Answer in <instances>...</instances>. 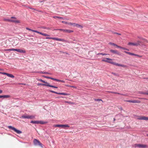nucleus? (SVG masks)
Listing matches in <instances>:
<instances>
[{
    "mask_svg": "<svg viewBox=\"0 0 148 148\" xmlns=\"http://www.w3.org/2000/svg\"><path fill=\"white\" fill-rule=\"evenodd\" d=\"M5 51H16L18 52L21 53H25L26 51L25 50H23L21 49H14L13 48H12L10 49H5Z\"/></svg>",
    "mask_w": 148,
    "mask_h": 148,
    "instance_id": "obj_2",
    "label": "nucleus"
},
{
    "mask_svg": "<svg viewBox=\"0 0 148 148\" xmlns=\"http://www.w3.org/2000/svg\"><path fill=\"white\" fill-rule=\"evenodd\" d=\"M54 31H57V30H60L61 31H62L64 32H65V29H54L53 30Z\"/></svg>",
    "mask_w": 148,
    "mask_h": 148,
    "instance_id": "obj_22",
    "label": "nucleus"
},
{
    "mask_svg": "<svg viewBox=\"0 0 148 148\" xmlns=\"http://www.w3.org/2000/svg\"><path fill=\"white\" fill-rule=\"evenodd\" d=\"M38 80L39 81H40L42 82L43 83H45L47 84L48 83L47 82H45V81H43V80H42V79H39Z\"/></svg>",
    "mask_w": 148,
    "mask_h": 148,
    "instance_id": "obj_28",
    "label": "nucleus"
},
{
    "mask_svg": "<svg viewBox=\"0 0 148 148\" xmlns=\"http://www.w3.org/2000/svg\"><path fill=\"white\" fill-rule=\"evenodd\" d=\"M59 19H63V18L62 17H59Z\"/></svg>",
    "mask_w": 148,
    "mask_h": 148,
    "instance_id": "obj_52",
    "label": "nucleus"
},
{
    "mask_svg": "<svg viewBox=\"0 0 148 148\" xmlns=\"http://www.w3.org/2000/svg\"><path fill=\"white\" fill-rule=\"evenodd\" d=\"M44 73L46 74V73L45 72H44Z\"/></svg>",
    "mask_w": 148,
    "mask_h": 148,
    "instance_id": "obj_61",
    "label": "nucleus"
},
{
    "mask_svg": "<svg viewBox=\"0 0 148 148\" xmlns=\"http://www.w3.org/2000/svg\"><path fill=\"white\" fill-rule=\"evenodd\" d=\"M46 29L49 30L50 29V28L49 27H47Z\"/></svg>",
    "mask_w": 148,
    "mask_h": 148,
    "instance_id": "obj_54",
    "label": "nucleus"
},
{
    "mask_svg": "<svg viewBox=\"0 0 148 148\" xmlns=\"http://www.w3.org/2000/svg\"><path fill=\"white\" fill-rule=\"evenodd\" d=\"M109 44L112 45H113V46H116V48H120L121 49H125V50H128V51L129 50L128 49H126L125 48H124L123 47L121 46H118V45H117L116 44H115L113 43H112L111 42H110L109 43Z\"/></svg>",
    "mask_w": 148,
    "mask_h": 148,
    "instance_id": "obj_9",
    "label": "nucleus"
},
{
    "mask_svg": "<svg viewBox=\"0 0 148 148\" xmlns=\"http://www.w3.org/2000/svg\"><path fill=\"white\" fill-rule=\"evenodd\" d=\"M8 128L9 129H11L13 131H14L15 132H16L18 134H20L22 133V132L20 130H17L16 128H14V127H12L11 126H9L8 127Z\"/></svg>",
    "mask_w": 148,
    "mask_h": 148,
    "instance_id": "obj_5",
    "label": "nucleus"
},
{
    "mask_svg": "<svg viewBox=\"0 0 148 148\" xmlns=\"http://www.w3.org/2000/svg\"><path fill=\"white\" fill-rule=\"evenodd\" d=\"M31 123L38 124V121H31Z\"/></svg>",
    "mask_w": 148,
    "mask_h": 148,
    "instance_id": "obj_25",
    "label": "nucleus"
},
{
    "mask_svg": "<svg viewBox=\"0 0 148 148\" xmlns=\"http://www.w3.org/2000/svg\"><path fill=\"white\" fill-rule=\"evenodd\" d=\"M21 118L24 119H27V115H23L20 117Z\"/></svg>",
    "mask_w": 148,
    "mask_h": 148,
    "instance_id": "obj_31",
    "label": "nucleus"
},
{
    "mask_svg": "<svg viewBox=\"0 0 148 148\" xmlns=\"http://www.w3.org/2000/svg\"><path fill=\"white\" fill-rule=\"evenodd\" d=\"M145 79H148V78H146Z\"/></svg>",
    "mask_w": 148,
    "mask_h": 148,
    "instance_id": "obj_63",
    "label": "nucleus"
},
{
    "mask_svg": "<svg viewBox=\"0 0 148 148\" xmlns=\"http://www.w3.org/2000/svg\"><path fill=\"white\" fill-rule=\"evenodd\" d=\"M46 78H48V79H52V80H55V78H52V77H45Z\"/></svg>",
    "mask_w": 148,
    "mask_h": 148,
    "instance_id": "obj_34",
    "label": "nucleus"
},
{
    "mask_svg": "<svg viewBox=\"0 0 148 148\" xmlns=\"http://www.w3.org/2000/svg\"><path fill=\"white\" fill-rule=\"evenodd\" d=\"M43 28L44 29H46V28H47V27H43Z\"/></svg>",
    "mask_w": 148,
    "mask_h": 148,
    "instance_id": "obj_56",
    "label": "nucleus"
},
{
    "mask_svg": "<svg viewBox=\"0 0 148 148\" xmlns=\"http://www.w3.org/2000/svg\"><path fill=\"white\" fill-rule=\"evenodd\" d=\"M38 86L42 85V86H47V84H41V83H38Z\"/></svg>",
    "mask_w": 148,
    "mask_h": 148,
    "instance_id": "obj_30",
    "label": "nucleus"
},
{
    "mask_svg": "<svg viewBox=\"0 0 148 148\" xmlns=\"http://www.w3.org/2000/svg\"><path fill=\"white\" fill-rule=\"evenodd\" d=\"M110 92L113 93L117 94H119V95H123V96H125V94H120V93H118V92Z\"/></svg>",
    "mask_w": 148,
    "mask_h": 148,
    "instance_id": "obj_27",
    "label": "nucleus"
},
{
    "mask_svg": "<svg viewBox=\"0 0 148 148\" xmlns=\"http://www.w3.org/2000/svg\"><path fill=\"white\" fill-rule=\"evenodd\" d=\"M112 74H113L114 75L116 76H119V75L117 74H116L112 72Z\"/></svg>",
    "mask_w": 148,
    "mask_h": 148,
    "instance_id": "obj_37",
    "label": "nucleus"
},
{
    "mask_svg": "<svg viewBox=\"0 0 148 148\" xmlns=\"http://www.w3.org/2000/svg\"><path fill=\"white\" fill-rule=\"evenodd\" d=\"M99 54L102 55L103 56H104L105 55V54H103V53H98V55Z\"/></svg>",
    "mask_w": 148,
    "mask_h": 148,
    "instance_id": "obj_47",
    "label": "nucleus"
},
{
    "mask_svg": "<svg viewBox=\"0 0 148 148\" xmlns=\"http://www.w3.org/2000/svg\"><path fill=\"white\" fill-rule=\"evenodd\" d=\"M32 9L33 10H36V9L34 8H32Z\"/></svg>",
    "mask_w": 148,
    "mask_h": 148,
    "instance_id": "obj_55",
    "label": "nucleus"
},
{
    "mask_svg": "<svg viewBox=\"0 0 148 148\" xmlns=\"http://www.w3.org/2000/svg\"><path fill=\"white\" fill-rule=\"evenodd\" d=\"M124 101H125V102H128L132 103V100H124Z\"/></svg>",
    "mask_w": 148,
    "mask_h": 148,
    "instance_id": "obj_35",
    "label": "nucleus"
},
{
    "mask_svg": "<svg viewBox=\"0 0 148 148\" xmlns=\"http://www.w3.org/2000/svg\"><path fill=\"white\" fill-rule=\"evenodd\" d=\"M4 20L5 21L8 22H13L16 23H20V21L18 20H15L14 19H4Z\"/></svg>",
    "mask_w": 148,
    "mask_h": 148,
    "instance_id": "obj_8",
    "label": "nucleus"
},
{
    "mask_svg": "<svg viewBox=\"0 0 148 148\" xmlns=\"http://www.w3.org/2000/svg\"><path fill=\"white\" fill-rule=\"evenodd\" d=\"M53 18L55 19H56V18H59V17L57 16H53Z\"/></svg>",
    "mask_w": 148,
    "mask_h": 148,
    "instance_id": "obj_38",
    "label": "nucleus"
},
{
    "mask_svg": "<svg viewBox=\"0 0 148 148\" xmlns=\"http://www.w3.org/2000/svg\"><path fill=\"white\" fill-rule=\"evenodd\" d=\"M49 92H51L53 93H55L56 94H59V95H68V94L66 93H60V92L58 93L56 92H55V91H53L52 90H50Z\"/></svg>",
    "mask_w": 148,
    "mask_h": 148,
    "instance_id": "obj_11",
    "label": "nucleus"
},
{
    "mask_svg": "<svg viewBox=\"0 0 148 148\" xmlns=\"http://www.w3.org/2000/svg\"><path fill=\"white\" fill-rule=\"evenodd\" d=\"M32 32L37 33L38 31L36 30H33Z\"/></svg>",
    "mask_w": 148,
    "mask_h": 148,
    "instance_id": "obj_44",
    "label": "nucleus"
},
{
    "mask_svg": "<svg viewBox=\"0 0 148 148\" xmlns=\"http://www.w3.org/2000/svg\"><path fill=\"white\" fill-rule=\"evenodd\" d=\"M61 80H59V82H61Z\"/></svg>",
    "mask_w": 148,
    "mask_h": 148,
    "instance_id": "obj_59",
    "label": "nucleus"
},
{
    "mask_svg": "<svg viewBox=\"0 0 148 148\" xmlns=\"http://www.w3.org/2000/svg\"><path fill=\"white\" fill-rule=\"evenodd\" d=\"M144 94L146 95H148V91L144 93H143Z\"/></svg>",
    "mask_w": 148,
    "mask_h": 148,
    "instance_id": "obj_45",
    "label": "nucleus"
},
{
    "mask_svg": "<svg viewBox=\"0 0 148 148\" xmlns=\"http://www.w3.org/2000/svg\"><path fill=\"white\" fill-rule=\"evenodd\" d=\"M140 103V101L138 100H132V103Z\"/></svg>",
    "mask_w": 148,
    "mask_h": 148,
    "instance_id": "obj_19",
    "label": "nucleus"
},
{
    "mask_svg": "<svg viewBox=\"0 0 148 148\" xmlns=\"http://www.w3.org/2000/svg\"><path fill=\"white\" fill-rule=\"evenodd\" d=\"M11 18H14L15 19H16V18L15 17H11Z\"/></svg>",
    "mask_w": 148,
    "mask_h": 148,
    "instance_id": "obj_50",
    "label": "nucleus"
},
{
    "mask_svg": "<svg viewBox=\"0 0 148 148\" xmlns=\"http://www.w3.org/2000/svg\"><path fill=\"white\" fill-rule=\"evenodd\" d=\"M141 120H148V117L145 116H142Z\"/></svg>",
    "mask_w": 148,
    "mask_h": 148,
    "instance_id": "obj_18",
    "label": "nucleus"
},
{
    "mask_svg": "<svg viewBox=\"0 0 148 148\" xmlns=\"http://www.w3.org/2000/svg\"><path fill=\"white\" fill-rule=\"evenodd\" d=\"M59 52L61 54L65 55L69 54L68 53H67L66 52H64V51H60Z\"/></svg>",
    "mask_w": 148,
    "mask_h": 148,
    "instance_id": "obj_20",
    "label": "nucleus"
},
{
    "mask_svg": "<svg viewBox=\"0 0 148 148\" xmlns=\"http://www.w3.org/2000/svg\"><path fill=\"white\" fill-rule=\"evenodd\" d=\"M32 32L37 33L38 31L36 30H33Z\"/></svg>",
    "mask_w": 148,
    "mask_h": 148,
    "instance_id": "obj_43",
    "label": "nucleus"
},
{
    "mask_svg": "<svg viewBox=\"0 0 148 148\" xmlns=\"http://www.w3.org/2000/svg\"><path fill=\"white\" fill-rule=\"evenodd\" d=\"M34 143V145L36 146H39L42 147V144L38 140L34 139L33 140Z\"/></svg>",
    "mask_w": 148,
    "mask_h": 148,
    "instance_id": "obj_4",
    "label": "nucleus"
},
{
    "mask_svg": "<svg viewBox=\"0 0 148 148\" xmlns=\"http://www.w3.org/2000/svg\"><path fill=\"white\" fill-rule=\"evenodd\" d=\"M134 146L135 147H138L139 148H147L148 147L147 145L140 144H135Z\"/></svg>",
    "mask_w": 148,
    "mask_h": 148,
    "instance_id": "obj_3",
    "label": "nucleus"
},
{
    "mask_svg": "<svg viewBox=\"0 0 148 148\" xmlns=\"http://www.w3.org/2000/svg\"><path fill=\"white\" fill-rule=\"evenodd\" d=\"M46 39H52L55 40L57 41H64V40L63 39L59 38H58L55 37H46Z\"/></svg>",
    "mask_w": 148,
    "mask_h": 148,
    "instance_id": "obj_7",
    "label": "nucleus"
},
{
    "mask_svg": "<svg viewBox=\"0 0 148 148\" xmlns=\"http://www.w3.org/2000/svg\"><path fill=\"white\" fill-rule=\"evenodd\" d=\"M147 136H148V134H147Z\"/></svg>",
    "mask_w": 148,
    "mask_h": 148,
    "instance_id": "obj_62",
    "label": "nucleus"
},
{
    "mask_svg": "<svg viewBox=\"0 0 148 148\" xmlns=\"http://www.w3.org/2000/svg\"><path fill=\"white\" fill-rule=\"evenodd\" d=\"M35 116L33 115H27V119H32L35 118Z\"/></svg>",
    "mask_w": 148,
    "mask_h": 148,
    "instance_id": "obj_17",
    "label": "nucleus"
},
{
    "mask_svg": "<svg viewBox=\"0 0 148 148\" xmlns=\"http://www.w3.org/2000/svg\"><path fill=\"white\" fill-rule=\"evenodd\" d=\"M102 61H104L106 62H108L111 64H112L119 66H121L123 67H126L127 66L126 65H122L121 64H119L114 62H113L112 61V60L110 58H106L105 59H104L102 60Z\"/></svg>",
    "mask_w": 148,
    "mask_h": 148,
    "instance_id": "obj_1",
    "label": "nucleus"
},
{
    "mask_svg": "<svg viewBox=\"0 0 148 148\" xmlns=\"http://www.w3.org/2000/svg\"><path fill=\"white\" fill-rule=\"evenodd\" d=\"M10 97V96L9 95H0V98H8Z\"/></svg>",
    "mask_w": 148,
    "mask_h": 148,
    "instance_id": "obj_16",
    "label": "nucleus"
},
{
    "mask_svg": "<svg viewBox=\"0 0 148 148\" xmlns=\"http://www.w3.org/2000/svg\"><path fill=\"white\" fill-rule=\"evenodd\" d=\"M47 86H49V87H52V88H58V87H56V86H52V85H50L48 83H47Z\"/></svg>",
    "mask_w": 148,
    "mask_h": 148,
    "instance_id": "obj_21",
    "label": "nucleus"
},
{
    "mask_svg": "<svg viewBox=\"0 0 148 148\" xmlns=\"http://www.w3.org/2000/svg\"><path fill=\"white\" fill-rule=\"evenodd\" d=\"M55 127H61L62 128L65 129L66 127H69V126L67 124L65 125H54Z\"/></svg>",
    "mask_w": 148,
    "mask_h": 148,
    "instance_id": "obj_6",
    "label": "nucleus"
},
{
    "mask_svg": "<svg viewBox=\"0 0 148 148\" xmlns=\"http://www.w3.org/2000/svg\"><path fill=\"white\" fill-rule=\"evenodd\" d=\"M28 8H29V9H32V8L30 7H28Z\"/></svg>",
    "mask_w": 148,
    "mask_h": 148,
    "instance_id": "obj_57",
    "label": "nucleus"
},
{
    "mask_svg": "<svg viewBox=\"0 0 148 148\" xmlns=\"http://www.w3.org/2000/svg\"><path fill=\"white\" fill-rule=\"evenodd\" d=\"M136 118L138 120H141V119L142 118V116H136Z\"/></svg>",
    "mask_w": 148,
    "mask_h": 148,
    "instance_id": "obj_26",
    "label": "nucleus"
},
{
    "mask_svg": "<svg viewBox=\"0 0 148 148\" xmlns=\"http://www.w3.org/2000/svg\"><path fill=\"white\" fill-rule=\"evenodd\" d=\"M114 121L115 120V118H114Z\"/></svg>",
    "mask_w": 148,
    "mask_h": 148,
    "instance_id": "obj_60",
    "label": "nucleus"
},
{
    "mask_svg": "<svg viewBox=\"0 0 148 148\" xmlns=\"http://www.w3.org/2000/svg\"><path fill=\"white\" fill-rule=\"evenodd\" d=\"M139 45V43H135L134 42H129L128 45H133V46H137Z\"/></svg>",
    "mask_w": 148,
    "mask_h": 148,
    "instance_id": "obj_12",
    "label": "nucleus"
},
{
    "mask_svg": "<svg viewBox=\"0 0 148 148\" xmlns=\"http://www.w3.org/2000/svg\"><path fill=\"white\" fill-rule=\"evenodd\" d=\"M3 69H0V71H3Z\"/></svg>",
    "mask_w": 148,
    "mask_h": 148,
    "instance_id": "obj_58",
    "label": "nucleus"
},
{
    "mask_svg": "<svg viewBox=\"0 0 148 148\" xmlns=\"http://www.w3.org/2000/svg\"><path fill=\"white\" fill-rule=\"evenodd\" d=\"M66 102L69 103L70 104H75V103L73 102H71V101H66Z\"/></svg>",
    "mask_w": 148,
    "mask_h": 148,
    "instance_id": "obj_33",
    "label": "nucleus"
},
{
    "mask_svg": "<svg viewBox=\"0 0 148 148\" xmlns=\"http://www.w3.org/2000/svg\"><path fill=\"white\" fill-rule=\"evenodd\" d=\"M73 26L76 27H79L80 28H82L83 27V26H82L75 23H74V24H73Z\"/></svg>",
    "mask_w": 148,
    "mask_h": 148,
    "instance_id": "obj_13",
    "label": "nucleus"
},
{
    "mask_svg": "<svg viewBox=\"0 0 148 148\" xmlns=\"http://www.w3.org/2000/svg\"><path fill=\"white\" fill-rule=\"evenodd\" d=\"M73 32L74 31L73 30H69V29H65V32L70 33H71V32Z\"/></svg>",
    "mask_w": 148,
    "mask_h": 148,
    "instance_id": "obj_23",
    "label": "nucleus"
},
{
    "mask_svg": "<svg viewBox=\"0 0 148 148\" xmlns=\"http://www.w3.org/2000/svg\"><path fill=\"white\" fill-rule=\"evenodd\" d=\"M94 100L95 101H102V100L101 99H94Z\"/></svg>",
    "mask_w": 148,
    "mask_h": 148,
    "instance_id": "obj_32",
    "label": "nucleus"
},
{
    "mask_svg": "<svg viewBox=\"0 0 148 148\" xmlns=\"http://www.w3.org/2000/svg\"><path fill=\"white\" fill-rule=\"evenodd\" d=\"M61 82H62V83H64V82H65L63 80H61Z\"/></svg>",
    "mask_w": 148,
    "mask_h": 148,
    "instance_id": "obj_51",
    "label": "nucleus"
},
{
    "mask_svg": "<svg viewBox=\"0 0 148 148\" xmlns=\"http://www.w3.org/2000/svg\"><path fill=\"white\" fill-rule=\"evenodd\" d=\"M37 33L39 34H42V33L41 32H38Z\"/></svg>",
    "mask_w": 148,
    "mask_h": 148,
    "instance_id": "obj_46",
    "label": "nucleus"
},
{
    "mask_svg": "<svg viewBox=\"0 0 148 148\" xmlns=\"http://www.w3.org/2000/svg\"><path fill=\"white\" fill-rule=\"evenodd\" d=\"M68 86L70 87H72V88H76V87H75V86Z\"/></svg>",
    "mask_w": 148,
    "mask_h": 148,
    "instance_id": "obj_41",
    "label": "nucleus"
},
{
    "mask_svg": "<svg viewBox=\"0 0 148 148\" xmlns=\"http://www.w3.org/2000/svg\"><path fill=\"white\" fill-rule=\"evenodd\" d=\"M3 92V91L1 90H0V94H1Z\"/></svg>",
    "mask_w": 148,
    "mask_h": 148,
    "instance_id": "obj_48",
    "label": "nucleus"
},
{
    "mask_svg": "<svg viewBox=\"0 0 148 148\" xmlns=\"http://www.w3.org/2000/svg\"><path fill=\"white\" fill-rule=\"evenodd\" d=\"M113 34H117V35H121V34L118 33L117 32H113Z\"/></svg>",
    "mask_w": 148,
    "mask_h": 148,
    "instance_id": "obj_36",
    "label": "nucleus"
},
{
    "mask_svg": "<svg viewBox=\"0 0 148 148\" xmlns=\"http://www.w3.org/2000/svg\"><path fill=\"white\" fill-rule=\"evenodd\" d=\"M59 79H55V81H57V82H59Z\"/></svg>",
    "mask_w": 148,
    "mask_h": 148,
    "instance_id": "obj_49",
    "label": "nucleus"
},
{
    "mask_svg": "<svg viewBox=\"0 0 148 148\" xmlns=\"http://www.w3.org/2000/svg\"><path fill=\"white\" fill-rule=\"evenodd\" d=\"M110 52L113 54L117 55L119 56H121V54L120 53L118 52L117 50H111L110 51Z\"/></svg>",
    "mask_w": 148,
    "mask_h": 148,
    "instance_id": "obj_10",
    "label": "nucleus"
},
{
    "mask_svg": "<svg viewBox=\"0 0 148 148\" xmlns=\"http://www.w3.org/2000/svg\"><path fill=\"white\" fill-rule=\"evenodd\" d=\"M62 23H64L65 24H67L68 23L67 22H65L64 21H62Z\"/></svg>",
    "mask_w": 148,
    "mask_h": 148,
    "instance_id": "obj_42",
    "label": "nucleus"
},
{
    "mask_svg": "<svg viewBox=\"0 0 148 148\" xmlns=\"http://www.w3.org/2000/svg\"><path fill=\"white\" fill-rule=\"evenodd\" d=\"M4 75H6L8 77L13 78L14 77V75H12L11 74L8 73H4Z\"/></svg>",
    "mask_w": 148,
    "mask_h": 148,
    "instance_id": "obj_14",
    "label": "nucleus"
},
{
    "mask_svg": "<svg viewBox=\"0 0 148 148\" xmlns=\"http://www.w3.org/2000/svg\"><path fill=\"white\" fill-rule=\"evenodd\" d=\"M4 73H2V72H0V74H4Z\"/></svg>",
    "mask_w": 148,
    "mask_h": 148,
    "instance_id": "obj_53",
    "label": "nucleus"
},
{
    "mask_svg": "<svg viewBox=\"0 0 148 148\" xmlns=\"http://www.w3.org/2000/svg\"><path fill=\"white\" fill-rule=\"evenodd\" d=\"M47 123V122H44V121H38V124H43L46 123Z\"/></svg>",
    "mask_w": 148,
    "mask_h": 148,
    "instance_id": "obj_24",
    "label": "nucleus"
},
{
    "mask_svg": "<svg viewBox=\"0 0 148 148\" xmlns=\"http://www.w3.org/2000/svg\"><path fill=\"white\" fill-rule=\"evenodd\" d=\"M68 24L71 25H73V24H74V23H71L70 22L68 23Z\"/></svg>",
    "mask_w": 148,
    "mask_h": 148,
    "instance_id": "obj_39",
    "label": "nucleus"
},
{
    "mask_svg": "<svg viewBox=\"0 0 148 148\" xmlns=\"http://www.w3.org/2000/svg\"><path fill=\"white\" fill-rule=\"evenodd\" d=\"M26 29L27 30H29V31H32L33 29H30V28H28V27H26Z\"/></svg>",
    "mask_w": 148,
    "mask_h": 148,
    "instance_id": "obj_40",
    "label": "nucleus"
},
{
    "mask_svg": "<svg viewBox=\"0 0 148 148\" xmlns=\"http://www.w3.org/2000/svg\"><path fill=\"white\" fill-rule=\"evenodd\" d=\"M41 35H42V36H49V34H45V33H42Z\"/></svg>",
    "mask_w": 148,
    "mask_h": 148,
    "instance_id": "obj_29",
    "label": "nucleus"
},
{
    "mask_svg": "<svg viewBox=\"0 0 148 148\" xmlns=\"http://www.w3.org/2000/svg\"><path fill=\"white\" fill-rule=\"evenodd\" d=\"M124 52L126 53L128 55H132V56H139V55L137 54H135L133 53H131V52H128L126 51H124Z\"/></svg>",
    "mask_w": 148,
    "mask_h": 148,
    "instance_id": "obj_15",
    "label": "nucleus"
}]
</instances>
